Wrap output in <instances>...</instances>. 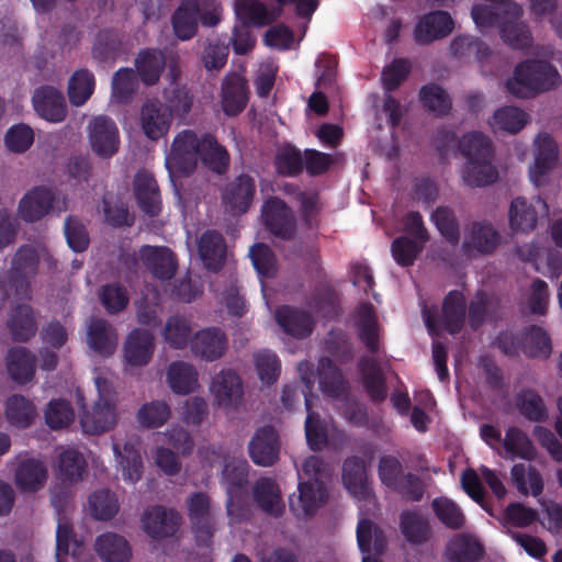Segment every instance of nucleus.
Returning a JSON list of instances; mask_svg holds the SVG:
<instances>
[{"label": "nucleus", "mask_w": 562, "mask_h": 562, "mask_svg": "<svg viewBox=\"0 0 562 562\" xmlns=\"http://www.w3.org/2000/svg\"><path fill=\"white\" fill-rule=\"evenodd\" d=\"M458 145L467 159L462 178L469 187L490 186L498 179V171L492 164V142L487 136L481 132H471L463 135Z\"/></svg>", "instance_id": "1"}, {"label": "nucleus", "mask_w": 562, "mask_h": 562, "mask_svg": "<svg viewBox=\"0 0 562 562\" xmlns=\"http://www.w3.org/2000/svg\"><path fill=\"white\" fill-rule=\"evenodd\" d=\"M40 256L31 245H22L15 251L11 268L0 276L1 301L31 299L32 279L37 274Z\"/></svg>", "instance_id": "2"}, {"label": "nucleus", "mask_w": 562, "mask_h": 562, "mask_svg": "<svg viewBox=\"0 0 562 562\" xmlns=\"http://www.w3.org/2000/svg\"><path fill=\"white\" fill-rule=\"evenodd\" d=\"M560 81L557 68L547 60L529 59L515 67L514 75L506 81L507 91L522 99L549 91Z\"/></svg>", "instance_id": "3"}, {"label": "nucleus", "mask_w": 562, "mask_h": 562, "mask_svg": "<svg viewBox=\"0 0 562 562\" xmlns=\"http://www.w3.org/2000/svg\"><path fill=\"white\" fill-rule=\"evenodd\" d=\"M249 464L244 457L225 458L223 484L226 487V512L232 518L243 516V501L247 493Z\"/></svg>", "instance_id": "4"}, {"label": "nucleus", "mask_w": 562, "mask_h": 562, "mask_svg": "<svg viewBox=\"0 0 562 562\" xmlns=\"http://www.w3.org/2000/svg\"><path fill=\"white\" fill-rule=\"evenodd\" d=\"M261 217L267 231L284 241L292 240L296 234V218L291 207L280 198L267 199L261 207Z\"/></svg>", "instance_id": "5"}, {"label": "nucleus", "mask_w": 562, "mask_h": 562, "mask_svg": "<svg viewBox=\"0 0 562 562\" xmlns=\"http://www.w3.org/2000/svg\"><path fill=\"white\" fill-rule=\"evenodd\" d=\"M187 507L196 543L207 547L215 531L210 497L203 492H194L188 497Z\"/></svg>", "instance_id": "6"}, {"label": "nucleus", "mask_w": 562, "mask_h": 562, "mask_svg": "<svg viewBox=\"0 0 562 562\" xmlns=\"http://www.w3.org/2000/svg\"><path fill=\"white\" fill-rule=\"evenodd\" d=\"M256 181L248 173H240L221 190L222 203L233 215H243L250 209L256 195Z\"/></svg>", "instance_id": "7"}, {"label": "nucleus", "mask_w": 562, "mask_h": 562, "mask_svg": "<svg viewBox=\"0 0 562 562\" xmlns=\"http://www.w3.org/2000/svg\"><path fill=\"white\" fill-rule=\"evenodd\" d=\"M297 491V495L292 494L289 497V508L297 519L314 516L328 497L326 486L321 480L300 482Z\"/></svg>", "instance_id": "8"}, {"label": "nucleus", "mask_w": 562, "mask_h": 562, "mask_svg": "<svg viewBox=\"0 0 562 562\" xmlns=\"http://www.w3.org/2000/svg\"><path fill=\"white\" fill-rule=\"evenodd\" d=\"M202 147V136L191 130L179 132L171 144L170 160L175 168L183 173H192L199 161V154Z\"/></svg>", "instance_id": "9"}, {"label": "nucleus", "mask_w": 562, "mask_h": 562, "mask_svg": "<svg viewBox=\"0 0 562 562\" xmlns=\"http://www.w3.org/2000/svg\"><path fill=\"white\" fill-rule=\"evenodd\" d=\"M92 150L102 158H111L119 151L120 135L115 122L106 116H95L89 124Z\"/></svg>", "instance_id": "10"}, {"label": "nucleus", "mask_w": 562, "mask_h": 562, "mask_svg": "<svg viewBox=\"0 0 562 562\" xmlns=\"http://www.w3.org/2000/svg\"><path fill=\"white\" fill-rule=\"evenodd\" d=\"M133 192L139 210L149 217L161 213L162 201L160 190L154 175L146 170H138L133 179Z\"/></svg>", "instance_id": "11"}, {"label": "nucleus", "mask_w": 562, "mask_h": 562, "mask_svg": "<svg viewBox=\"0 0 562 562\" xmlns=\"http://www.w3.org/2000/svg\"><path fill=\"white\" fill-rule=\"evenodd\" d=\"M142 524L144 531L150 538L161 540L176 535L180 525V516L173 509H168L162 505H155L144 512Z\"/></svg>", "instance_id": "12"}, {"label": "nucleus", "mask_w": 562, "mask_h": 562, "mask_svg": "<svg viewBox=\"0 0 562 562\" xmlns=\"http://www.w3.org/2000/svg\"><path fill=\"white\" fill-rule=\"evenodd\" d=\"M252 462L260 467H271L280 453L279 435L271 425H265L256 430L248 445Z\"/></svg>", "instance_id": "13"}, {"label": "nucleus", "mask_w": 562, "mask_h": 562, "mask_svg": "<svg viewBox=\"0 0 562 562\" xmlns=\"http://www.w3.org/2000/svg\"><path fill=\"white\" fill-rule=\"evenodd\" d=\"M32 103L35 112L50 123H60L67 116V104L60 90L44 85L34 90Z\"/></svg>", "instance_id": "14"}, {"label": "nucleus", "mask_w": 562, "mask_h": 562, "mask_svg": "<svg viewBox=\"0 0 562 562\" xmlns=\"http://www.w3.org/2000/svg\"><path fill=\"white\" fill-rule=\"evenodd\" d=\"M191 351L205 361H215L228 348V338L218 327H207L196 331L190 340Z\"/></svg>", "instance_id": "15"}, {"label": "nucleus", "mask_w": 562, "mask_h": 562, "mask_svg": "<svg viewBox=\"0 0 562 562\" xmlns=\"http://www.w3.org/2000/svg\"><path fill=\"white\" fill-rule=\"evenodd\" d=\"M501 235L490 222H474L462 244L463 252L473 257L475 255H491L498 247Z\"/></svg>", "instance_id": "16"}, {"label": "nucleus", "mask_w": 562, "mask_h": 562, "mask_svg": "<svg viewBox=\"0 0 562 562\" xmlns=\"http://www.w3.org/2000/svg\"><path fill=\"white\" fill-rule=\"evenodd\" d=\"M56 195L45 186L34 187L19 202V215L27 223H34L46 216L54 207Z\"/></svg>", "instance_id": "17"}, {"label": "nucleus", "mask_w": 562, "mask_h": 562, "mask_svg": "<svg viewBox=\"0 0 562 562\" xmlns=\"http://www.w3.org/2000/svg\"><path fill=\"white\" fill-rule=\"evenodd\" d=\"M453 30V20L446 11H432L424 14L414 30V40L417 44H429L436 40L448 36Z\"/></svg>", "instance_id": "18"}, {"label": "nucleus", "mask_w": 562, "mask_h": 562, "mask_svg": "<svg viewBox=\"0 0 562 562\" xmlns=\"http://www.w3.org/2000/svg\"><path fill=\"white\" fill-rule=\"evenodd\" d=\"M362 386L373 403H382L387 396L385 374L374 357L362 356L358 360Z\"/></svg>", "instance_id": "19"}, {"label": "nucleus", "mask_w": 562, "mask_h": 562, "mask_svg": "<svg viewBox=\"0 0 562 562\" xmlns=\"http://www.w3.org/2000/svg\"><path fill=\"white\" fill-rule=\"evenodd\" d=\"M140 259L146 269L159 280H170L176 274L178 263L175 254L165 246H143Z\"/></svg>", "instance_id": "20"}, {"label": "nucleus", "mask_w": 562, "mask_h": 562, "mask_svg": "<svg viewBox=\"0 0 562 562\" xmlns=\"http://www.w3.org/2000/svg\"><path fill=\"white\" fill-rule=\"evenodd\" d=\"M247 80L238 74L227 75L221 89V102L223 112L228 116L241 113L248 103Z\"/></svg>", "instance_id": "21"}, {"label": "nucleus", "mask_w": 562, "mask_h": 562, "mask_svg": "<svg viewBox=\"0 0 562 562\" xmlns=\"http://www.w3.org/2000/svg\"><path fill=\"white\" fill-rule=\"evenodd\" d=\"M170 124V113L166 104L158 100H147L143 104L140 125L146 137L158 140L168 133Z\"/></svg>", "instance_id": "22"}, {"label": "nucleus", "mask_w": 562, "mask_h": 562, "mask_svg": "<svg viewBox=\"0 0 562 562\" xmlns=\"http://www.w3.org/2000/svg\"><path fill=\"white\" fill-rule=\"evenodd\" d=\"M274 316L284 333L294 338L304 339L313 333L315 321L307 311L282 305L277 308Z\"/></svg>", "instance_id": "23"}, {"label": "nucleus", "mask_w": 562, "mask_h": 562, "mask_svg": "<svg viewBox=\"0 0 562 562\" xmlns=\"http://www.w3.org/2000/svg\"><path fill=\"white\" fill-rule=\"evenodd\" d=\"M198 250L204 267L209 271L218 272L225 265L227 255L226 241L217 231H205L199 239Z\"/></svg>", "instance_id": "24"}, {"label": "nucleus", "mask_w": 562, "mask_h": 562, "mask_svg": "<svg viewBox=\"0 0 562 562\" xmlns=\"http://www.w3.org/2000/svg\"><path fill=\"white\" fill-rule=\"evenodd\" d=\"M200 1L181 0L171 15L175 36L184 42L193 38L199 30Z\"/></svg>", "instance_id": "25"}, {"label": "nucleus", "mask_w": 562, "mask_h": 562, "mask_svg": "<svg viewBox=\"0 0 562 562\" xmlns=\"http://www.w3.org/2000/svg\"><path fill=\"white\" fill-rule=\"evenodd\" d=\"M79 420L88 435L105 432L116 423L115 404L113 401H97L91 412L82 407Z\"/></svg>", "instance_id": "26"}, {"label": "nucleus", "mask_w": 562, "mask_h": 562, "mask_svg": "<svg viewBox=\"0 0 562 562\" xmlns=\"http://www.w3.org/2000/svg\"><path fill=\"white\" fill-rule=\"evenodd\" d=\"M211 390L220 406L236 407L243 398V384L233 370H223L215 375Z\"/></svg>", "instance_id": "27"}, {"label": "nucleus", "mask_w": 562, "mask_h": 562, "mask_svg": "<svg viewBox=\"0 0 562 562\" xmlns=\"http://www.w3.org/2000/svg\"><path fill=\"white\" fill-rule=\"evenodd\" d=\"M154 336L149 330L135 328L125 341L124 358L133 367L146 366L154 352Z\"/></svg>", "instance_id": "28"}, {"label": "nucleus", "mask_w": 562, "mask_h": 562, "mask_svg": "<svg viewBox=\"0 0 562 562\" xmlns=\"http://www.w3.org/2000/svg\"><path fill=\"white\" fill-rule=\"evenodd\" d=\"M357 334L359 340L369 352L376 353L380 349L379 324L375 311L370 303H361L356 310Z\"/></svg>", "instance_id": "29"}, {"label": "nucleus", "mask_w": 562, "mask_h": 562, "mask_svg": "<svg viewBox=\"0 0 562 562\" xmlns=\"http://www.w3.org/2000/svg\"><path fill=\"white\" fill-rule=\"evenodd\" d=\"M165 66V54L158 48L140 49L135 58V72L146 86H154L159 81Z\"/></svg>", "instance_id": "30"}, {"label": "nucleus", "mask_w": 562, "mask_h": 562, "mask_svg": "<svg viewBox=\"0 0 562 562\" xmlns=\"http://www.w3.org/2000/svg\"><path fill=\"white\" fill-rule=\"evenodd\" d=\"M254 499L262 512L272 516L280 517L284 510V504L278 484L273 479L261 477L256 481L252 490Z\"/></svg>", "instance_id": "31"}, {"label": "nucleus", "mask_w": 562, "mask_h": 562, "mask_svg": "<svg viewBox=\"0 0 562 562\" xmlns=\"http://www.w3.org/2000/svg\"><path fill=\"white\" fill-rule=\"evenodd\" d=\"M467 300L459 290H451L442 301V324L445 329L451 334H459L465 323Z\"/></svg>", "instance_id": "32"}, {"label": "nucleus", "mask_w": 562, "mask_h": 562, "mask_svg": "<svg viewBox=\"0 0 562 562\" xmlns=\"http://www.w3.org/2000/svg\"><path fill=\"white\" fill-rule=\"evenodd\" d=\"M7 369L15 383L24 385L35 375L36 358L25 347L12 348L7 356Z\"/></svg>", "instance_id": "33"}, {"label": "nucleus", "mask_w": 562, "mask_h": 562, "mask_svg": "<svg viewBox=\"0 0 562 562\" xmlns=\"http://www.w3.org/2000/svg\"><path fill=\"white\" fill-rule=\"evenodd\" d=\"M8 328L14 341L26 342L33 338L37 331V321L32 306L18 304L12 308L8 319Z\"/></svg>", "instance_id": "34"}, {"label": "nucleus", "mask_w": 562, "mask_h": 562, "mask_svg": "<svg viewBox=\"0 0 562 562\" xmlns=\"http://www.w3.org/2000/svg\"><path fill=\"white\" fill-rule=\"evenodd\" d=\"M199 159L203 166L216 175H225L231 165L227 149L212 134L202 135V147Z\"/></svg>", "instance_id": "35"}, {"label": "nucleus", "mask_w": 562, "mask_h": 562, "mask_svg": "<svg viewBox=\"0 0 562 562\" xmlns=\"http://www.w3.org/2000/svg\"><path fill=\"white\" fill-rule=\"evenodd\" d=\"M46 479L47 468L42 460L25 458L18 464L15 483L20 490L36 492L44 486Z\"/></svg>", "instance_id": "36"}, {"label": "nucleus", "mask_w": 562, "mask_h": 562, "mask_svg": "<svg viewBox=\"0 0 562 562\" xmlns=\"http://www.w3.org/2000/svg\"><path fill=\"white\" fill-rule=\"evenodd\" d=\"M87 341L94 352L110 356L116 348L115 329L104 318H91L87 330Z\"/></svg>", "instance_id": "37"}, {"label": "nucleus", "mask_w": 562, "mask_h": 562, "mask_svg": "<svg viewBox=\"0 0 562 562\" xmlns=\"http://www.w3.org/2000/svg\"><path fill=\"white\" fill-rule=\"evenodd\" d=\"M537 151L533 166L530 168V179L538 184L540 178L547 175L558 159V145L549 134H540L536 140Z\"/></svg>", "instance_id": "38"}, {"label": "nucleus", "mask_w": 562, "mask_h": 562, "mask_svg": "<svg viewBox=\"0 0 562 562\" xmlns=\"http://www.w3.org/2000/svg\"><path fill=\"white\" fill-rule=\"evenodd\" d=\"M319 389L333 398L342 397L347 391V383L340 369L328 357H323L317 367Z\"/></svg>", "instance_id": "39"}, {"label": "nucleus", "mask_w": 562, "mask_h": 562, "mask_svg": "<svg viewBox=\"0 0 562 562\" xmlns=\"http://www.w3.org/2000/svg\"><path fill=\"white\" fill-rule=\"evenodd\" d=\"M94 549L105 562H128L132 557L127 540L113 532L100 535L95 540Z\"/></svg>", "instance_id": "40"}, {"label": "nucleus", "mask_w": 562, "mask_h": 562, "mask_svg": "<svg viewBox=\"0 0 562 562\" xmlns=\"http://www.w3.org/2000/svg\"><path fill=\"white\" fill-rule=\"evenodd\" d=\"M125 53L122 35L113 29H103L92 47V56L98 61L113 63Z\"/></svg>", "instance_id": "41"}, {"label": "nucleus", "mask_w": 562, "mask_h": 562, "mask_svg": "<svg viewBox=\"0 0 562 562\" xmlns=\"http://www.w3.org/2000/svg\"><path fill=\"white\" fill-rule=\"evenodd\" d=\"M4 414L8 423L19 429L29 428L37 415L34 403L21 394L8 397Z\"/></svg>", "instance_id": "42"}, {"label": "nucleus", "mask_w": 562, "mask_h": 562, "mask_svg": "<svg viewBox=\"0 0 562 562\" xmlns=\"http://www.w3.org/2000/svg\"><path fill=\"white\" fill-rule=\"evenodd\" d=\"M167 382L172 392L187 395L194 392L198 386V372L192 364L175 361L168 367Z\"/></svg>", "instance_id": "43"}, {"label": "nucleus", "mask_w": 562, "mask_h": 562, "mask_svg": "<svg viewBox=\"0 0 562 562\" xmlns=\"http://www.w3.org/2000/svg\"><path fill=\"white\" fill-rule=\"evenodd\" d=\"M87 462L83 454L76 449H66L59 453L56 468L58 481L76 484L82 480Z\"/></svg>", "instance_id": "44"}, {"label": "nucleus", "mask_w": 562, "mask_h": 562, "mask_svg": "<svg viewBox=\"0 0 562 562\" xmlns=\"http://www.w3.org/2000/svg\"><path fill=\"white\" fill-rule=\"evenodd\" d=\"M357 541L359 550L364 555H370L373 550L376 555H381L386 549V537L372 520L362 518L357 526Z\"/></svg>", "instance_id": "45"}, {"label": "nucleus", "mask_w": 562, "mask_h": 562, "mask_svg": "<svg viewBox=\"0 0 562 562\" xmlns=\"http://www.w3.org/2000/svg\"><path fill=\"white\" fill-rule=\"evenodd\" d=\"M522 353L529 358L548 359L552 352L549 334L538 325H529L522 330Z\"/></svg>", "instance_id": "46"}, {"label": "nucleus", "mask_w": 562, "mask_h": 562, "mask_svg": "<svg viewBox=\"0 0 562 562\" xmlns=\"http://www.w3.org/2000/svg\"><path fill=\"white\" fill-rule=\"evenodd\" d=\"M342 481L346 488L356 497L362 498L368 494L367 471L361 458L350 457L345 460Z\"/></svg>", "instance_id": "47"}, {"label": "nucleus", "mask_w": 562, "mask_h": 562, "mask_svg": "<svg viewBox=\"0 0 562 562\" xmlns=\"http://www.w3.org/2000/svg\"><path fill=\"white\" fill-rule=\"evenodd\" d=\"M400 528L405 539L416 546L425 543L431 533L427 519L413 510H404L401 514Z\"/></svg>", "instance_id": "48"}, {"label": "nucleus", "mask_w": 562, "mask_h": 562, "mask_svg": "<svg viewBox=\"0 0 562 562\" xmlns=\"http://www.w3.org/2000/svg\"><path fill=\"white\" fill-rule=\"evenodd\" d=\"M139 77L133 68L122 67L112 77V99L121 104L132 101L138 89Z\"/></svg>", "instance_id": "49"}, {"label": "nucleus", "mask_w": 562, "mask_h": 562, "mask_svg": "<svg viewBox=\"0 0 562 562\" xmlns=\"http://www.w3.org/2000/svg\"><path fill=\"white\" fill-rule=\"evenodd\" d=\"M94 75L87 68L76 70L68 81V98L72 105H83L93 94Z\"/></svg>", "instance_id": "50"}, {"label": "nucleus", "mask_w": 562, "mask_h": 562, "mask_svg": "<svg viewBox=\"0 0 562 562\" xmlns=\"http://www.w3.org/2000/svg\"><path fill=\"white\" fill-rule=\"evenodd\" d=\"M512 481L518 492L528 495L539 496L543 491V480L539 471L531 465L516 463L510 470Z\"/></svg>", "instance_id": "51"}, {"label": "nucleus", "mask_w": 562, "mask_h": 562, "mask_svg": "<svg viewBox=\"0 0 562 562\" xmlns=\"http://www.w3.org/2000/svg\"><path fill=\"white\" fill-rule=\"evenodd\" d=\"M113 449L119 458V464L122 468L124 481H128L131 483L139 481L144 469L140 452L132 442H126L124 445V453L121 452L119 443H114Z\"/></svg>", "instance_id": "52"}, {"label": "nucleus", "mask_w": 562, "mask_h": 562, "mask_svg": "<svg viewBox=\"0 0 562 562\" xmlns=\"http://www.w3.org/2000/svg\"><path fill=\"white\" fill-rule=\"evenodd\" d=\"M508 215L513 231L530 232L537 226V211L525 198L519 196L512 201Z\"/></svg>", "instance_id": "53"}, {"label": "nucleus", "mask_w": 562, "mask_h": 562, "mask_svg": "<svg viewBox=\"0 0 562 562\" xmlns=\"http://www.w3.org/2000/svg\"><path fill=\"white\" fill-rule=\"evenodd\" d=\"M419 99L427 111L440 117L448 115L452 108L448 93L437 83L423 86L419 90Z\"/></svg>", "instance_id": "54"}, {"label": "nucleus", "mask_w": 562, "mask_h": 562, "mask_svg": "<svg viewBox=\"0 0 562 562\" xmlns=\"http://www.w3.org/2000/svg\"><path fill=\"white\" fill-rule=\"evenodd\" d=\"M234 11L240 24L265 26L271 22L266 5L259 0H236Z\"/></svg>", "instance_id": "55"}, {"label": "nucleus", "mask_w": 562, "mask_h": 562, "mask_svg": "<svg viewBox=\"0 0 562 562\" xmlns=\"http://www.w3.org/2000/svg\"><path fill=\"white\" fill-rule=\"evenodd\" d=\"M516 406L521 415L530 422L542 423L548 418L546 403L533 390H522L517 395Z\"/></svg>", "instance_id": "56"}, {"label": "nucleus", "mask_w": 562, "mask_h": 562, "mask_svg": "<svg viewBox=\"0 0 562 562\" xmlns=\"http://www.w3.org/2000/svg\"><path fill=\"white\" fill-rule=\"evenodd\" d=\"M431 508L439 521L449 529L459 530L465 525V517L461 508L448 497H436Z\"/></svg>", "instance_id": "57"}, {"label": "nucleus", "mask_w": 562, "mask_h": 562, "mask_svg": "<svg viewBox=\"0 0 562 562\" xmlns=\"http://www.w3.org/2000/svg\"><path fill=\"white\" fill-rule=\"evenodd\" d=\"M89 507L97 520L108 521L119 513L120 504L115 493L102 488L90 495Z\"/></svg>", "instance_id": "58"}, {"label": "nucleus", "mask_w": 562, "mask_h": 562, "mask_svg": "<svg viewBox=\"0 0 562 562\" xmlns=\"http://www.w3.org/2000/svg\"><path fill=\"white\" fill-rule=\"evenodd\" d=\"M451 562H477L484 554L482 544L469 536H458L448 547Z\"/></svg>", "instance_id": "59"}, {"label": "nucleus", "mask_w": 562, "mask_h": 562, "mask_svg": "<svg viewBox=\"0 0 562 562\" xmlns=\"http://www.w3.org/2000/svg\"><path fill=\"white\" fill-rule=\"evenodd\" d=\"M518 19L507 15V20L501 25L499 35L513 48H528L532 43V36L528 26L518 22Z\"/></svg>", "instance_id": "60"}, {"label": "nucleus", "mask_w": 562, "mask_h": 562, "mask_svg": "<svg viewBox=\"0 0 562 562\" xmlns=\"http://www.w3.org/2000/svg\"><path fill=\"white\" fill-rule=\"evenodd\" d=\"M325 347L340 364H346L353 359V344L349 335L341 328L329 330Z\"/></svg>", "instance_id": "61"}, {"label": "nucleus", "mask_w": 562, "mask_h": 562, "mask_svg": "<svg viewBox=\"0 0 562 562\" xmlns=\"http://www.w3.org/2000/svg\"><path fill=\"white\" fill-rule=\"evenodd\" d=\"M505 450L512 456L525 460H532L536 457V449L530 438L518 427H509L503 440Z\"/></svg>", "instance_id": "62"}, {"label": "nucleus", "mask_w": 562, "mask_h": 562, "mask_svg": "<svg viewBox=\"0 0 562 562\" xmlns=\"http://www.w3.org/2000/svg\"><path fill=\"white\" fill-rule=\"evenodd\" d=\"M99 299L105 311L112 315L124 311L130 302L126 288L119 282L102 285L99 292Z\"/></svg>", "instance_id": "63"}, {"label": "nucleus", "mask_w": 562, "mask_h": 562, "mask_svg": "<svg viewBox=\"0 0 562 562\" xmlns=\"http://www.w3.org/2000/svg\"><path fill=\"white\" fill-rule=\"evenodd\" d=\"M192 328L189 321L180 315L170 316L165 326L164 337L173 349H184L190 341Z\"/></svg>", "instance_id": "64"}]
</instances>
